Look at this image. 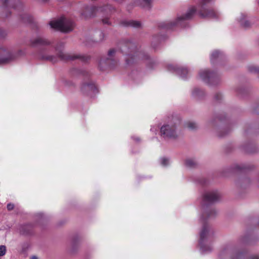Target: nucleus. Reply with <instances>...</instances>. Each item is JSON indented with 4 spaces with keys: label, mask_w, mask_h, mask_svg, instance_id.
I'll list each match as a JSON object with an SVG mask.
<instances>
[{
    "label": "nucleus",
    "mask_w": 259,
    "mask_h": 259,
    "mask_svg": "<svg viewBox=\"0 0 259 259\" xmlns=\"http://www.w3.org/2000/svg\"><path fill=\"white\" fill-rule=\"evenodd\" d=\"M81 90L83 92H92L93 93L98 92L97 88L94 83H83L81 87Z\"/></svg>",
    "instance_id": "nucleus-17"
},
{
    "label": "nucleus",
    "mask_w": 259,
    "mask_h": 259,
    "mask_svg": "<svg viewBox=\"0 0 259 259\" xmlns=\"http://www.w3.org/2000/svg\"><path fill=\"white\" fill-rule=\"evenodd\" d=\"M60 46H62V47H63V46H64V44H63V43H62V42H61V43L60 44Z\"/></svg>",
    "instance_id": "nucleus-37"
},
{
    "label": "nucleus",
    "mask_w": 259,
    "mask_h": 259,
    "mask_svg": "<svg viewBox=\"0 0 259 259\" xmlns=\"http://www.w3.org/2000/svg\"><path fill=\"white\" fill-rule=\"evenodd\" d=\"M224 58V54L218 50L214 51L212 52L210 56V61L214 62L215 60H222Z\"/></svg>",
    "instance_id": "nucleus-20"
},
{
    "label": "nucleus",
    "mask_w": 259,
    "mask_h": 259,
    "mask_svg": "<svg viewBox=\"0 0 259 259\" xmlns=\"http://www.w3.org/2000/svg\"><path fill=\"white\" fill-rule=\"evenodd\" d=\"M221 198V195L217 191L206 192L203 195V201L209 203L218 201Z\"/></svg>",
    "instance_id": "nucleus-13"
},
{
    "label": "nucleus",
    "mask_w": 259,
    "mask_h": 259,
    "mask_svg": "<svg viewBox=\"0 0 259 259\" xmlns=\"http://www.w3.org/2000/svg\"><path fill=\"white\" fill-rule=\"evenodd\" d=\"M56 50H57V51L58 50V49H59L58 46H57V47H56Z\"/></svg>",
    "instance_id": "nucleus-40"
},
{
    "label": "nucleus",
    "mask_w": 259,
    "mask_h": 259,
    "mask_svg": "<svg viewBox=\"0 0 259 259\" xmlns=\"http://www.w3.org/2000/svg\"><path fill=\"white\" fill-rule=\"evenodd\" d=\"M116 53V50L114 49L109 50L107 57L106 58H102L99 62V66L101 69H102V66L104 65L113 68L117 64L118 60L114 58Z\"/></svg>",
    "instance_id": "nucleus-10"
},
{
    "label": "nucleus",
    "mask_w": 259,
    "mask_h": 259,
    "mask_svg": "<svg viewBox=\"0 0 259 259\" xmlns=\"http://www.w3.org/2000/svg\"><path fill=\"white\" fill-rule=\"evenodd\" d=\"M195 1L198 4V7L202 9L199 12V14L202 17H208L212 19L219 18V14L214 10L206 11L205 10V6L210 2V0H195Z\"/></svg>",
    "instance_id": "nucleus-8"
},
{
    "label": "nucleus",
    "mask_w": 259,
    "mask_h": 259,
    "mask_svg": "<svg viewBox=\"0 0 259 259\" xmlns=\"http://www.w3.org/2000/svg\"><path fill=\"white\" fill-rule=\"evenodd\" d=\"M257 3L259 4V0H257Z\"/></svg>",
    "instance_id": "nucleus-44"
},
{
    "label": "nucleus",
    "mask_w": 259,
    "mask_h": 259,
    "mask_svg": "<svg viewBox=\"0 0 259 259\" xmlns=\"http://www.w3.org/2000/svg\"><path fill=\"white\" fill-rule=\"evenodd\" d=\"M185 164L187 167L192 168L195 167L197 165V162L194 159H188L186 160Z\"/></svg>",
    "instance_id": "nucleus-25"
},
{
    "label": "nucleus",
    "mask_w": 259,
    "mask_h": 259,
    "mask_svg": "<svg viewBox=\"0 0 259 259\" xmlns=\"http://www.w3.org/2000/svg\"><path fill=\"white\" fill-rule=\"evenodd\" d=\"M220 255L222 257L227 256L230 259H244L245 252L241 251L236 246L229 245L223 249Z\"/></svg>",
    "instance_id": "nucleus-6"
},
{
    "label": "nucleus",
    "mask_w": 259,
    "mask_h": 259,
    "mask_svg": "<svg viewBox=\"0 0 259 259\" xmlns=\"http://www.w3.org/2000/svg\"><path fill=\"white\" fill-rule=\"evenodd\" d=\"M49 25L52 28L64 33L72 31L75 27V24L72 20L64 16L50 21Z\"/></svg>",
    "instance_id": "nucleus-4"
},
{
    "label": "nucleus",
    "mask_w": 259,
    "mask_h": 259,
    "mask_svg": "<svg viewBox=\"0 0 259 259\" xmlns=\"http://www.w3.org/2000/svg\"><path fill=\"white\" fill-rule=\"evenodd\" d=\"M168 69L169 70H174L176 71L177 73L183 79L186 78L187 74L188 73V70L187 68L178 67V66H175L172 65H168Z\"/></svg>",
    "instance_id": "nucleus-15"
},
{
    "label": "nucleus",
    "mask_w": 259,
    "mask_h": 259,
    "mask_svg": "<svg viewBox=\"0 0 259 259\" xmlns=\"http://www.w3.org/2000/svg\"><path fill=\"white\" fill-rule=\"evenodd\" d=\"M249 259H259V255H253L249 257Z\"/></svg>",
    "instance_id": "nucleus-33"
},
{
    "label": "nucleus",
    "mask_w": 259,
    "mask_h": 259,
    "mask_svg": "<svg viewBox=\"0 0 259 259\" xmlns=\"http://www.w3.org/2000/svg\"><path fill=\"white\" fill-rule=\"evenodd\" d=\"M222 96L220 93H217L214 96V99L217 101H219L222 99Z\"/></svg>",
    "instance_id": "nucleus-30"
},
{
    "label": "nucleus",
    "mask_w": 259,
    "mask_h": 259,
    "mask_svg": "<svg viewBox=\"0 0 259 259\" xmlns=\"http://www.w3.org/2000/svg\"><path fill=\"white\" fill-rule=\"evenodd\" d=\"M196 11V7L191 6L188 9V11L185 15H178L176 20L173 22H163L159 25V27L166 29H170L177 26L185 27L186 21L191 19Z\"/></svg>",
    "instance_id": "nucleus-3"
},
{
    "label": "nucleus",
    "mask_w": 259,
    "mask_h": 259,
    "mask_svg": "<svg viewBox=\"0 0 259 259\" xmlns=\"http://www.w3.org/2000/svg\"><path fill=\"white\" fill-rule=\"evenodd\" d=\"M72 73L73 75L80 74L82 75L83 76H86L88 74V72H87L85 70H80V69H74L72 70Z\"/></svg>",
    "instance_id": "nucleus-26"
},
{
    "label": "nucleus",
    "mask_w": 259,
    "mask_h": 259,
    "mask_svg": "<svg viewBox=\"0 0 259 259\" xmlns=\"http://www.w3.org/2000/svg\"><path fill=\"white\" fill-rule=\"evenodd\" d=\"M6 247L5 245L0 246V256H3L6 254Z\"/></svg>",
    "instance_id": "nucleus-29"
},
{
    "label": "nucleus",
    "mask_w": 259,
    "mask_h": 259,
    "mask_svg": "<svg viewBox=\"0 0 259 259\" xmlns=\"http://www.w3.org/2000/svg\"><path fill=\"white\" fill-rule=\"evenodd\" d=\"M204 95V92L198 88L194 89L192 92V95L195 97L200 98L202 97Z\"/></svg>",
    "instance_id": "nucleus-24"
},
{
    "label": "nucleus",
    "mask_w": 259,
    "mask_h": 259,
    "mask_svg": "<svg viewBox=\"0 0 259 259\" xmlns=\"http://www.w3.org/2000/svg\"><path fill=\"white\" fill-rule=\"evenodd\" d=\"M214 213H215V211L214 210H211L209 212V213H208L207 214V217L210 218L212 215L213 214H214Z\"/></svg>",
    "instance_id": "nucleus-32"
},
{
    "label": "nucleus",
    "mask_w": 259,
    "mask_h": 259,
    "mask_svg": "<svg viewBox=\"0 0 259 259\" xmlns=\"http://www.w3.org/2000/svg\"><path fill=\"white\" fill-rule=\"evenodd\" d=\"M121 25L125 27H131L134 28H140L142 25L141 22L136 20H123L121 23Z\"/></svg>",
    "instance_id": "nucleus-16"
},
{
    "label": "nucleus",
    "mask_w": 259,
    "mask_h": 259,
    "mask_svg": "<svg viewBox=\"0 0 259 259\" xmlns=\"http://www.w3.org/2000/svg\"><path fill=\"white\" fill-rule=\"evenodd\" d=\"M30 259H37V257L35 256H32Z\"/></svg>",
    "instance_id": "nucleus-35"
},
{
    "label": "nucleus",
    "mask_w": 259,
    "mask_h": 259,
    "mask_svg": "<svg viewBox=\"0 0 259 259\" xmlns=\"http://www.w3.org/2000/svg\"><path fill=\"white\" fill-rule=\"evenodd\" d=\"M18 3V0H3V6L6 8L14 7L15 5Z\"/></svg>",
    "instance_id": "nucleus-22"
},
{
    "label": "nucleus",
    "mask_w": 259,
    "mask_h": 259,
    "mask_svg": "<svg viewBox=\"0 0 259 259\" xmlns=\"http://www.w3.org/2000/svg\"><path fill=\"white\" fill-rule=\"evenodd\" d=\"M20 233L23 235L29 234L31 233V227L29 225L21 226L19 229Z\"/></svg>",
    "instance_id": "nucleus-23"
},
{
    "label": "nucleus",
    "mask_w": 259,
    "mask_h": 259,
    "mask_svg": "<svg viewBox=\"0 0 259 259\" xmlns=\"http://www.w3.org/2000/svg\"><path fill=\"white\" fill-rule=\"evenodd\" d=\"M58 56L61 60L64 61L74 60L75 59H79L82 61H87L90 58L88 56H85L81 54H74L65 53L62 51H59L58 53Z\"/></svg>",
    "instance_id": "nucleus-11"
},
{
    "label": "nucleus",
    "mask_w": 259,
    "mask_h": 259,
    "mask_svg": "<svg viewBox=\"0 0 259 259\" xmlns=\"http://www.w3.org/2000/svg\"><path fill=\"white\" fill-rule=\"evenodd\" d=\"M186 126L190 130H194L197 127V124L193 121H188L186 123Z\"/></svg>",
    "instance_id": "nucleus-27"
},
{
    "label": "nucleus",
    "mask_w": 259,
    "mask_h": 259,
    "mask_svg": "<svg viewBox=\"0 0 259 259\" xmlns=\"http://www.w3.org/2000/svg\"><path fill=\"white\" fill-rule=\"evenodd\" d=\"M8 16H9V15L8 14H6L5 16L6 17H8Z\"/></svg>",
    "instance_id": "nucleus-41"
},
{
    "label": "nucleus",
    "mask_w": 259,
    "mask_h": 259,
    "mask_svg": "<svg viewBox=\"0 0 259 259\" xmlns=\"http://www.w3.org/2000/svg\"><path fill=\"white\" fill-rule=\"evenodd\" d=\"M48 0H42L43 2H47Z\"/></svg>",
    "instance_id": "nucleus-39"
},
{
    "label": "nucleus",
    "mask_w": 259,
    "mask_h": 259,
    "mask_svg": "<svg viewBox=\"0 0 259 259\" xmlns=\"http://www.w3.org/2000/svg\"><path fill=\"white\" fill-rule=\"evenodd\" d=\"M50 44L51 42L49 40L42 37H37L30 41V45L33 47H44Z\"/></svg>",
    "instance_id": "nucleus-14"
},
{
    "label": "nucleus",
    "mask_w": 259,
    "mask_h": 259,
    "mask_svg": "<svg viewBox=\"0 0 259 259\" xmlns=\"http://www.w3.org/2000/svg\"><path fill=\"white\" fill-rule=\"evenodd\" d=\"M245 18L246 15L242 14L239 18V22L241 26H242L244 28H247L250 26V24L248 20L245 19Z\"/></svg>",
    "instance_id": "nucleus-21"
},
{
    "label": "nucleus",
    "mask_w": 259,
    "mask_h": 259,
    "mask_svg": "<svg viewBox=\"0 0 259 259\" xmlns=\"http://www.w3.org/2000/svg\"><path fill=\"white\" fill-rule=\"evenodd\" d=\"M160 135L165 139H175L178 136V133L175 124L170 122L163 124L160 128Z\"/></svg>",
    "instance_id": "nucleus-7"
},
{
    "label": "nucleus",
    "mask_w": 259,
    "mask_h": 259,
    "mask_svg": "<svg viewBox=\"0 0 259 259\" xmlns=\"http://www.w3.org/2000/svg\"><path fill=\"white\" fill-rule=\"evenodd\" d=\"M204 214L201 218V221L203 224L202 231L200 232V239L199 241L200 249L202 253L210 252L212 247L207 245V243L212 241L213 233L211 231L207 225L205 223Z\"/></svg>",
    "instance_id": "nucleus-2"
},
{
    "label": "nucleus",
    "mask_w": 259,
    "mask_h": 259,
    "mask_svg": "<svg viewBox=\"0 0 259 259\" xmlns=\"http://www.w3.org/2000/svg\"><path fill=\"white\" fill-rule=\"evenodd\" d=\"M160 163L163 166H166L169 163V160L167 158H162L160 159Z\"/></svg>",
    "instance_id": "nucleus-28"
},
{
    "label": "nucleus",
    "mask_w": 259,
    "mask_h": 259,
    "mask_svg": "<svg viewBox=\"0 0 259 259\" xmlns=\"http://www.w3.org/2000/svg\"><path fill=\"white\" fill-rule=\"evenodd\" d=\"M241 241L242 242H244V241H245V240H242Z\"/></svg>",
    "instance_id": "nucleus-43"
},
{
    "label": "nucleus",
    "mask_w": 259,
    "mask_h": 259,
    "mask_svg": "<svg viewBox=\"0 0 259 259\" xmlns=\"http://www.w3.org/2000/svg\"><path fill=\"white\" fill-rule=\"evenodd\" d=\"M199 78L207 83L214 84L219 80V75L215 72L208 69L201 70L199 72Z\"/></svg>",
    "instance_id": "nucleus-9"
},
{
    "label": "nucleus",
    "mask_w": 259,
    "mask_h": 259,
    "mask_svg": "<svg viewBox=\"0 0 259 259\" xmlns=\"http://www.w3.org/2000/svg\"><path fill=\"white\" fill-rule=\"evenodd\" d=\"M19 18L21 22L26 24L30 23L33 21V19L30 15L23 12L19 14Z\"/></svg>",
    "instance_id": "nucleus-18"
},
{
    "label": "nucleus",
    "mask_w": 259,
    "mask_h": 259,
    "mask_svg": "<svg viewBox=\"0 0 259 259\" xmlns=\"http://www.w3.org/2000/svg\"><path fill=\"white\" fill-rule=\"evenodd\" d=\"M100 35H101V36H102L103 37H104V33H103V32H101V33H100Z\"/></svg>",
    "instance_id": "nucleus-38"
},
{
    "label": "nucleus",
    "mask_w": 259,
    "mask_h": 259,
    "mask_svg": "<svg viewBox=\"0 0 259 259\" xmlns=\"http://www.w3.org/2000/svg\"><path fill=\"white\" fill-rule=\"evenodd\" d=\"M15 56L4 48H0V64L8 63L14 60Z\"/></svg>",
    "instance_id": "nucleus-12"
},
{
    "label": "nucleus",
    "mask_w": 259,
    "mask_h": 259,
    "mask_svg": "<svg viewBox=\"0 0 259 259\" xmlns=\"http://www.w3.org/2000/svg\"><path fill=\"white\" fill-rule=\"evenodd\" d=\"M46 51V50L45 49H44L42 50H41L39 55V57L40 59L42 60H46L50 61L52 62L55 63L57 62V57L54 56H48L46 55L45 54V52Z\"/></svg>",
    "instance_id": "nucleus-19"
},
{
    "label": "nucleus",
    "mask_w": 259,
    "mask_h": 259,
    "mask_svg": "<svg viewBox=\"0 0 259 259\" xmlns=\"http://www.w3.org/2000/svg\"><path fill=\"white\" fill-rule=\"evenodd\" d=\"M135 140L138 142L140 141V139L139 138H136Z\"/></svg>",
    "instance_id": "nucleus-36"
},
{
    "label": "nucleus",
    "mask_w": 259,
    "mask_h": 259,
    "mask_svg": "<svg viewBox=\"0 0 259 259\" xmlns=\"http://www.w3.org/2000/svg\"><path fill=\"white\" fill-rule=\"evenodd\" d=\"M115 11L114 8L107 5L103 7H87L81 13V16L85 19L95 16L98 13L109 15Z\"/></svg>",
    "instance_id": "nucleus-5"
},
{
    "label": "nucleus",
    "mask_w": 259,
    "mask_h": 259,
    "mask_svg": "<svg viewBox=\"0 0 259 259\" xmlns=\"http://www.w3.org/2000/svg\"><path fill=\"white\" fill-rule=\"evenodd\" d=\"M7 208L9 210H12L14 208V204L11 203H8Z\"/></svg>",
    "instance_id": "nucleus-31"
},
{
    "label": "nucleus",
    "mask_w": 259,
    "mask_h": 259,
    "mask_svg": "<svg viewBox=\"0 0 259 259\" xmlns=\"http://www.w3.org/2000/svg\"><path fill=\"white\" fill-rule=\"evenodd\" d=\"M224 136V135H219V136H220V137H222V136Z\"/></svg>",
    "instance_id": "nucleus-42"
},
{
    "label": "nucleus",
    "mask_w": 259,
    "mask_h": 259,
    "mask_svg": "<svg viewBox=\"0 0 259 259\" xmlns=\"http://www.w3.org/2000/svg\"><path fill=\"white\" fill-rule=\"evenodd\" d=\"M103 23L106 24H109V20L108 18L103 19L102 20Z\"/></svg>",
    "instance_id": "nucleus-34"
},
{
    "label": "nucleus",
    "mask_w": 259,
    "mask_h": 259,
    "mask_svg": "<svg viewBox=\"0 0 259 259\" xmlns=\"http://www.w3.org/2000/svg\"><path fill=\"white\" fill-rule=\"evenodd\" d=\"M121 51L126 56L125 61L130 65L140 60H148L149 57L142 51L138 50L136 46L131 41H124L120 46Z\"/></svg>",
    "instance_id": "nucleus-1"
}]
</instances>
